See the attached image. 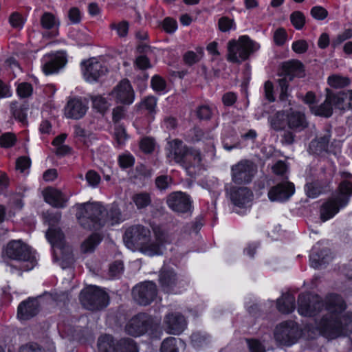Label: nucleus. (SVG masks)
Masks as SVG:
<instances>
[{"mask_svg": "<svg viewBox=\"0 0 352 352\" xmlns=\"http://www.w3.org/2000/svg\"><path fill=\"white\" fill-rule=\"evenodd\" d=\"M298 312L303 316L312 317L325 309L329 317L323 318L316 324V331L329 339L352 333V313H344L346 305L337 294L327 295L324 300L316 294H302L298 296Z\"/></svg>", "mask_w": 352, "mask_h": 352, "instance_id": "1", "label": "nucleus"}, {"mask_svg": "<svg viewBox=\"0 0 352 352\" xmlns=\"http://www.w3.org/2000/svg\"><path fill=\"white\" fill-rule=\"evenodd\" d=\"M76 217L82 228L96 230L107 224H119L126 219L116 204L104 206L99 202L80 205L78 207Z\"/></svg>", "mask_w": 352, "mask_h": 352, "instance_id": "2", "label": "nucleus"}, {"mask_svg": "<svg viewBox=\"0 0 352 352\" xmlns=\"http://www.w3.org/2000/svg\"><path fill=\"white\" fill-rule=\"evenodd\" d=\"M153 232L155 239H152L148 228L142 225L132 226L126 230L124 242L129 249H139L150 256L162 254L165 233L160 228H155Z\"/></svg>", "mask_w": 352, "mask_h": 352, "instance_id": "3", "label": "nucleus"}, {"mask_svg": "<svg viewBox=\"0 0 352 352\" xmlns=\"http://www.w3.org/2000/svg\"><path fill=\"white\" fill-rule=\"evenodd\" d=\"M352 195V184L348 182H341L338 192L324 202L320 210V219L324 222L333 218L341 208L345 207Z\"/></svg>", "mask_w": 352, "mask_h": 352, "instance_id": "4", "label": "nucleus"}, {"mask_svg": "<svg viewBox=\"0 0 352 352\" xmlns=\"http://www.w3.org/2000/svg\"><path fill=\"white\" fill-rule=\"evenodd\" d=\"M259 47L248 36H241L238 40H231L228 43V60L234 63L245 60Z\"/></svg>", "mask_w": 352, "mask_h": 352, "instance_id": "5", "label": "nucleus"}, {"mask_svg": "<svg viewBox=\"0 0 352 352\" xmlns=\"http://www.w3.org/2000/svg\"><path fill=\"white\" fill-rule=\"evenodd\" d=\"M6 254L9 258L24 263L20 267L21 272L31 270L36 265L35 257L30 248L21 240L10 241L6 246Z\"/></svg>", "mask_w": 352, "mask_h": 352, "instance_id": "6", "label": "nucleus"}, {"mask_svg": "<svg viewBox=\"0 0 352 352\" xmlns=\"http://www.w3.org/2000/svg\"><path fill=\"white\" fill-rule=\"evenodd\" d=\"M82 306L87 309L97 311L109 305L108 294L96 286H90L82 290L80 296Z\"/></svg>", "mask_w": 352, "mask_h": 352, "instance_id": "7", "label": "nucleus"}, {"mask_svg": "<svg viewBox=\"0 0 352 352\" xmlns=\"http://www.w3.org/2000/svg\"><path fill=\"white\" fill-rule=\"evenodd\" d=\"M274 338L280 345L291 346L301 336V330L294 321H286L276 327Z\"/></svg>", "mask_w": 352, "mask_h": 352, "instance_id": "8", "label": "nucleus"}, {"mask_svg": "<svg viewBox=\"0 0 352 352\" xmlns=\"http://www.w3.org/2000/svg\"><path fill=\"white\" fill-rule=\"evenodd\" d=\"M159 283L162 289L167 294H178L186 285L175 271L168 267H163L160 272Z\"/></svg>", "mask_w": 352, "mask_h": 352, "instance_id": "9", "label": "nucleus"}, {"mask_svg": "<svg viewBox=\"0 0 352 352\" xmlns=\"http://www.w3.org/2000/svg\"><path fill=\"white\" fill-rule=\"evenodd\" d=\"M232 181L238 184L250 182L256 173V165L249 160H241L232 166Z\"/></svg>", "mask_w": 352, "mask_h": 352, "instance_id": "10", "label": "nucleus"}, {"mask_svg": "<svg viewBox=\"0 0 352 352\" xmlns=\"http://www.w3.org/2000/svg\"><path fill=\"white\" fill-rule=\"evenodd\" d=\"M157 294V286L152 281L141 283L133 289V298L141 305L150 304L155 298Z\"/></svg>", "mask_w": 352, "mask_h": 352, "instance_id": "11", "label": "nucleus"}, {"mask_svg": "<svg viewBox=\"0 0 352 352\" xmlns=\"http://www.w3.org/2000/svg\"><path fill=\"white\" fill-rule=\"evenodd\" d=\"M168 206L177 213H186L192 208L190 197L182 192H174L168 195L166 198Z\"/></svg>", "mask_w": 352, "mask_h": 352, "instance_id": "12", "label": "nucleus"}, {"mask_svg": "<svg viewBox=\"0 0 352 352\" xmlns=\"http://www.w3.org/2000/svg\"><path fill=\"white\" fill-rule=\"evenodd\" d=\"M82 65L84 78L89 82H96L107 72L106 67L96 58L84 61Z\"/></svg>", "mask_w": 352, "mask_h": 352, "instance_id": "13", "label": "nucleus"}, {"mask_svg": "<svg viewBox=\"0 0 352 352\" xmlns=\"http://www.w3.org/2000/svg\"><path fill=\"white\" fill-rule=\"evenodd\" d=\"M66 63V54L64 52L45 55L42 59V69L45 75L53 74L58 72Z\"/></svg>", "mask_w": 352, "mask_h": 352, "instance_id": "14", "label": "nucleus"}, {"mask_svg": "<svg viewBox=\"0 0 352 352\" xmlns=\"http://www.w3.org/2000/svg\"><path fill=\"white\" fill-rule=\"evenodd\" d=\"M117 102L130 104L134 100L135 94L128 80H121L111 93Z\"/></svg>", "mask_w": 352, "mask_h": 352, "instance_id": "15", "label": "nucleus"}, {"mask_svg": "<svg viewBox=\"0 0 352 352\" xmlns=\"http://www.w3.org/2000/svg\"><path fill=\"white\" fill-rule=\"evenodd\" d=\"M165 331L169 334L179 335L187 326L186 320L179 313H170L164 318Z\"/></svg>", "mask_w": 352, "mask_h": 352, "instance_id": "16", "label": "nucleus"}, {"mask_svg": "<svg viewBox=\"0 0 352 352\" xmlns=\"http://www.w3.org/2000/svg\"><path fill=\"white\" fill-rule=\"evenodd\" d=\"M88 109L86 100L74 98L67 102L65 107V116L68 118L78 120L82 118Z\"/></svg>", "mask_w": 352, "mask_h": 352, "instance_id": "17", "label": "nucleus"}, {"mask_svg": "<svg viewBox=\"0 0 352 352\" xmlns=\"http://www.w3.org/2000/svg\"><path fill=\"white\" fill-rule=\"evenodd\" d=\"M148 326V316L144 314H140L128 322L126 325V331L133 336H139L147 331Z\"/></svg>", "mask_w": 352, "mask_h": 352, "instance_id": "18", "label": "nucleus"}, {"mask_svg": "<svg viewBox=\"0 0 352 352\" xmlns=\"http://www.w3.org/2000/svg\"><path fill=\"white\" fill-rule=\"evenodd\" d=\"M189 147L181 140H174L168 144L166 156L171 162L173 161L181 165Z\"/></svg>", "mask_w": 352, "mask_h": 352, "instance_id": "19", "label": "nucleus"}, {"mask_svg": "<svg viewBox=\"0 0 352 352\" xmlns=\"http://www.w3.org/2000/svg\"><path fill=\"white\" fill-rule=\"evenodd\" d=\"M294 192V185L292 183H282L270 190L268 197L272 201H284L287 200Z\"/></svg>", "mask_w": 352, "mask_h": 352, "instance_id": "20", "label": "nucleus"}, {"mask_svg": "<svg viewBox=\"0 0 352 352\" xmlns=\"http://www.w3.org/2000/svg\"><path fill=\"white\" fill-rule=\"evenodd\" d=\"M279 76H285L289 80L295 77L302 78L305 76L303 64L298 60H290L283 63Z\"/></svg>", "mask_w": 352, "mask_h": 352, "instance_id": "21", "label": "nucleus"}, {"mask_svg": "<svg viewBox=\"0 0 352 352\" xmlns=\"http://www.w3.org/2000/svg\"><path fill=\"white\" fill-rule=\"evenodd\" d=\"M326 97L323 103L318 106H311L310 110L315 116L329 118L332 115L335 94L329 88L325 89Z\"/></svg>", "mask_w": 352, "mask_h": 352, "instance_id": "22", "label": "nucleus"}, {"mask_svg": "<svg viewBox=\"0 0 352 352\" xmlns=\"http://www.w3.org/2000/svg\"><path fill=\"white\" fill-rule=\"evenodd\" d=\"M253 195L246 187L236 188L230 190L232 202L240 208L248 206L252 200Z\"/></svg>", "mask_w": 352, "mask_h": 352, "instance_id": "23", "label": "nucleus"}, {"mask_svg": "<svg viewBox=\"0 0 352 352\" xmlns=\"http://www.w3.org/2000/svg\"><path fill=\"white\" fill-rule=\"evenodd\" d=\"M287 125L289 129L300 132L307 127L308 122L304 113L291 109L287 111Z\"/></svg>", "mask_w": 352, "mask_h": 352, "instance_id": "24", "label": "nucleus"}, {"mask_svg": "<svg viewBox=\"0 0 352 352\" xmlns=\"http://www.w3.org/2000/svg\"><path fill=\"white\" fill-rule=\"evenodd\" d=\"M38 308L39 304L36 298H28L19 304L18 317L21 320H28L38 313Z\"/></svg>", "mask_w": 352, "mask_h": 352, "instance_id": "25", "label": "nucleus"}, {"mask_svg": "<svg viewBox=\"0 0 352 352\" xmlns=\"http://www.w3.org/2000/svg\"><path fill=\"white\" fill-rule=\"evenodd\" d=\"M45 201L56 208H64L67 202L65 196L58 189L47 188L43 191Z\"/></svg>", "mask_w": 352, "mask_h": 352, "instance_id": "26", "label": "nucleus"}, {"mask_svg": "<svg viewBox=\"0 0 352 352\" xmlns=\"http://www.w3.org/2000/svg\"><path fill=\"white\" fill-rule=\"evenodd\" d=\"M46 236L53 248L62 251L65 248V236L60 228L50 227L46 233Z\"/></svg>", "mask_w": 352, "mask_h": 352, "instance_id": "27", "label": "nucleus"}, {"mask_svg": "<svg viewBox=\"0 0 352 352\" xmlns=\"http://www.w3.org/2000/svg\"><path fill=\"white\" fill-rule=\"evenodd\" d=\"M202 157L199 151L192 148H189L188 152H186V154L185 155L182 163H181V166L186 170L190 171L191 168L199 166Z\"/></svg>", "mask_w": 352, "mask_h": 352, "instance_id": "28", "label": "nucleus"}, {"mask_svg": "<svg viewBox=\"0 0 352 352\" xmlns=\"http://www.w3.org/2000/svg\"><path fill=\"white\" fill-rule=\"evenodd\" d=\"M97 347L98 352H119L118 341L109 334L101 335L98 338Z\"/></svg>", "mask_w": 352, "mask_h": 352, "instance_id": "29", "label": "nucleus"}, {"mask_svg": "<svg viewBox=\"0 0 352 352\" xmlns=\"http://www.w3.org/2000/svg\"><path fill=\"white\" fill-rule=\"evenodd\" d=\"M319 245H316L313 247L310 254V265L314 268H318L322 264L328 261L327 256L329 250L324 249L319 252Z\"/></svg>", "mask_w": 352, "mask_h": 352, "instance_id": "30", "label": "nucleus"}, {"mask_svg": "<svg viewBox=\"0 0 352 352\" xmlns=\"http://www.w3.org/2000/svg\"><path fill=\"white\" fill-rule=\"evenodd\" d=\"M277 308L283 314H289L295 309V297L289 294H284L277 300Z\"/></svg>", "mask_w": 352, "mask_h": 352, "instance_id": "31", "label": "nucleus"}, {"mask_svg": "<svg viewBox=\"0 0 352 352\" xmlns=\"http://www.w3.org/2000/svg\"><path fill=\"white\" fill-rule=\"evenodd\" d=\"M329 139V133H326L324 135L313 140L309 144V151L316 154H320L323 151H327Z\"/></svg>", "mask_w": 352, "mask_h": 352, "instance_id": "32", "label": "nucleus"}, {"mask_svg": "<svg viewBox=\"0 0 352 352\" xmlns=\"http://www.w3.org/2000/svg\"><path fill=\"white\" fill-rule=\"evenodd\" d=\"M334 106L341 109L352 108V90L335 94Z\"/></svg>", "mask_w": 352, "mask_h": 352, "instance_id": "33", "label": "nucleus"}, {"mask_svg": "<svg viewBox=\"0 0 352 352\" xmlns=\"http://www.w3.org/2000/svg\"><path fill=\"white\" fill-rule=\"evenodd\" d=\"M305 192L309 198L315 199L325 192L324 188L318 181L307 182L305 186Z\"/></svg>", "mask_w": 352, "mask_h": 352, "instance_id": "34", "label": "nucleus"}, {"mask_svg": "<svg viewBox=\"0 0 352 352\" xmlns=\"http://www.w3.org/2000/svg\"><path fill=\"white\" fill-rule=\"evenodd\" d=\"M272 128L275 131L283 130L287 124V112L281 111L276 112L270 119Z\"/></svg>", "mask_w": 352, "mask_h": 352, "instance_id": "35", "label": "nucleus"}, {"mask_svg": "<svg viewBox=\"0 0 352 352\" xmlns=\"http://www.w3.org/2000/svg\"><path fill=\"white\" fill-rule=\"evenodd\" d=\"M102 237L98 234H93L81 244V250L84 253L92 252L101 242Z\"/></svg>", "mask_w": 352, "mask_h": 352, "instance_id": "36", "label": "nucleus"}, {"mask_svg": "<svg viewBox=\"0 0 352 352\" xmlns=\"http://www.w3.org/2000/svg\"><path fill=\"white\" fill-rule=\"evenodd\" d=\"M74 135L75 137L87 147L92 144V141L95 140V137L91 133L86 131L78 125L74 126Z\"/></svg>", "mask_w": 352, "mask_h": 352, "instance_id": "37", "label": "nucleus"}, {"mask_svg": "<svg viewBox=\"0 0 352 352\" xmlns=\"http://www.w3.org/2000/svg\"><path fill=\"white\" fill-rule=\"evenodd\" d=\"M327 83L334 88H342L349 85L350 80L348 77L340 74H332L327 78Z\"/></svg>", "mask_w": 352, "mask_h": 352, "instance_id": "38", "label": "nucleus"}, {"mask_svg": "<svg viewBox=\"0 0 352 352\" xmlns=\"http://www.w3.org/2000/svg\"><path fill=\"white\" fill-rule=\"evenodd\" d=\"M41 25L43 28L51 30L59 25V21L56 16L48 12H45L41 17Z\"/></svg>", "mask_w": 352, "mask_h": 352, "instance_id": "39", "label": "nucleus"}, {"mask_svg": "<svg viewBox=\"0 0 352 352\" xmlns=\"http://www.w3.org/2000/svg\"><path fill=\"white\" fill-rule=\"evenodd\" d=\"M182 342L179 339L169 337L165 339L161 346V352H179V344Z\"/></svg>", "mask_w": 352, "mask_h": 352, "instance_id": "40", "label": "nucleus"}, {"mask_svg": "<svg viewBox=\"0 0 352 352\" xmlns=\"http://www.w3.org/2000/svg\"><path fill=\"white\" fill-rule=\"evenodd\" d=\"M191 343L195 348L199 349L207 345L210 339L205 333L195 332L190 336Z\"/></svg>", "mask_w": 352, "mask_h": 352, "instance_id": "41", "label": "nucleus"}, {"mask_svg": "<svg viewBox=\"0 0 352 352\" xmlns=\"http://www.w3.org/2000/svg\"><path fill=\"white\" fill-rule=\"evenodd\" d=\"M132 200L138 209H142L147 207L151 203V198L147 192H139L135 194Z\"/></svg>", "mask_w": 352, "mask_h": 352, "instance_id": "42", "label": "nucleus"}, {"mask_svg": "<svg viewBox=\"0 0 352 352\" xmlns=\"http://www.w3.org/2000/svg\"><path fill=\"white\" fill-rule=\"evenodd\" d=\"M91 101L93 108L101 113H104L109 107L108 101L101 96H93Z\"/></svg>", "mask_w": 352, "mask_h": 352, "instance_id": "43", "label": "nucleus"}, {"mask_svg": "<svg viewBox=\"0 0 352 352\" xmlns=\"http://www.w3.org/2000/svg\"><path fill=\"white\" fill-rule=\"evenodd\" d=\"M118 351L119 352H138V349L133 340L127 338L118 341Z\"/></svg>", "mask_w": 352, "mask_h": 352, "instance_id": "44", "label": "nucleus"}, {"mask_svg": "<svg viewBox=\"0 0 352 352\" xmlns=\"http://www.w3.org/2000/svg\"><path fill=\"white\" fill-rule=\"evenodd\" d=\"M290 21L294 28L301 30L305 23V16L300 11H294L290 15Z\"/></svg>", "mask_w": 352, "mask_h": 352, "instance_id": "45", "label": "nucleus"}, {"mask_svg": "<svg viewBox=\"0 0 352 352\" xmlns=\"http://www.w3.org/2000/svg\"><path fill=\"white\" fill-rule=\"evenodd\" d=\"M281 78L278 80L279 87L280 88V93L279 96V99L280 101H286L288 100L289 94H288V87L289 82L290 81L288 77L285 76H280Z\"/></svg>", "mask_w": 352, "mask_h": 352, "instance_id": "46", "label": "nucleus"}, {"mask_svg": "<svg viewBox=\"0 0 352 352\" xmlns=\"http://www.w3.org/2000/svg\"><path fill=\"white\" fill-rule=\"evenodd\" d=\"M129 26L126 21H122L119 23H112L109 27L111 30H115L120 37H125L128 34Z\"/></svg>", "mask_w": 352, "mask_h": 352, "instance_id": "47", "label": "nucleus"}, {"mask_svg": "<svg viewBox=\"0 0 352 352\" xmlns=\"http://www.w3.org/2000/svg\"><path fill=\"white\" fill-rule=\"evenodd\" d=\"M197 52L199 54L192 51H189L185 54L184 58L186 64L191 65L199 60L203 55V49L199 48Z\"/></svg>", "mask_w": 352, "mask_h": 352, "instance_id": "48", "label": "nucleus"}, {"mask_svg": "<svg viewBox=\"0 0 352 352\" xmlns=\"http://www.w3.org/2000/svg\"><path fill=\"white\" fill-rule=\"evenodd\" d=\"M114 136L119 146L124 144L128 138L125 129L122 125H118L115 128Z\"/></svg>", "mask_w": 352, "mask_h": 352, "instance_id": "49", "label": "nucleus"}, {"mask_svg": "<svg viewBox=\"0 0 352 352\" xmlns=\"http://www.w3.org/2000/svg\"><path fill=\"white\" fill-rule=\"evenodd\" d=\"M310 14L314 19L322 21L327 17L328 11L322 6H316L311 9Z\"/></svg>", "mask_w": 352, "mask_h": 352, "instance_id": "50", "label": "nucleus"}, {"mask_svg": "<svg viewBox=\"0 0 352 352\" xmlns=\"http://www.w3.org/2000/svg\"><path fill=\"white\" fill-rule=\"evenodd\" d=\"M219 29L223 32L230 31L235 28L234 21L227 16H223L219 19L218 22Z\"/></svg>", "mask_w": 352, "mask_h": 352, "instance_id": "51", "label": "nucleus"}, {"mask_svg": "<svg viewBox=\"0 0 352 352\" xmlns=\"http://www.w3.org/2000/svg\"><path fill=\"white\" fill-rule=\"evenodd\" d=\"M13 116L23 124L27 122V108L20 106L19 107L12 108Z\"/></svg>", "mask_w": 352, "mask_h": 352, "instance_id": "52", "label": "nucleus"}, {"mask_svg": "<svg viewBox=\"0 0 352 352\" xmlns=\"http://www.w3.org/2000/svg\"><path fill=\"white\" fill-rule=\"evenodd\" d=\"M351 38H352V30L346 29L332 41L331 45L335 48L344 41Z\"/></svg>", "mask_w": 352, "mask_h": 352, "instance_id": "53", "label": "nucleus"}, {"mask_svg": "<svg viewBox=\"0 0 352 352\" xmlns=\"http://www.w3.org/2000/svg\"><path fill=\"white\" fill-rule=\"evenodd\" d=\"M16 142V138L14 134L6 133L0 137V145L2 147L8 148L12 146Z\"/></svg>", "mask_w": 352, "mask_h": 352, "instance_id": "54", "label": "nucleus"}, {"mask_svg": "<svg viewBox=\"0 0 352 352\" xmlns=\"http://www.w3.org/2000/svg\"><path fill=\"white\" fill-rule=\"evenodd\" d=\"M30 166L31 160L25 156L19 157L16 162V168L20 170L21 173H23L25 170L29 169Z\"/></svg>", "mask_w": 352, "mask_h": 352, "instance_id": "55", "label": "nucleus"}, {"mask_svg": "<svg viewBox=\"0 0 352 352\" xmlns=\"http://www.w3.org/2000/svg\"><path fill=\"white\" fill-rule=\"evenodd\" d=\"M32 87L30 83L23 82L17 87V94L21 98H27L32 94Z\"/></svg>", "mask_w": 352, "mask_h": 352, "instance_id": "56", "label": "nucleus"}, {"mask_svg": "<svg viewBox=\"0 0 352 352\" xmlns=\"http://www.w3.org/2000/svg\"><path fill=\"white\" fill-rule=\"evenodd\" d=\"M9 22L13 28L17 29L22 28L24 24L22 16L17 12H14L10 15Z\"/></svg>", "mask_w": 352, "mask_h": 352, "instance_id": "57", "label": "nucleus"}, {"mask_svg": "<svg viewBox=\"0 0 352 352\" xmlns=\"http://www.w3.org/2000/svg\"><path fill=\"white\" fill-rule=\"evenodd\" d=\"M250 352H265V347L257 340H247Z\"/></svg>", "mask_w": 352, "mask_h": 352, "instance_id": "58", "label": "nucleus"}, {"mask_svg": "<svg viewBox=\"0 0 352 352\" xmlns=\"http://www.w3.org/2000/svg\"><path fill=\"white\" fill-rule=\"evenodd\" d=\"M151 87L156 91H162L166 88V82L159 76H155L151 79Z\"/></svg>", "mask_w": 352, "mask_h": 352, "instance_id": "59", "label": "nucleus"}, {"mask_svg": "<svg viewBox=\"0 0 352 352\" xmlns=\"http://www.w3.org/2000/svg\"><path fill=\"white\" fill-rule=\"evenodd\" d=\"M86 180L89 185L92 187H96L100 182V175L94 170H89L86 174Z\"/></svg>", "mask_w": 352, "mask_h": 352, "instance_id": "60", "label": "nucleus"}, {"mask_svg": "<svg viewBox=\"0 0 352 352\" xmlns=\"http://www.w3.org/2000/svg\"><path fill=\"white\" fill-rule=\"evenodd\" d=\"M292 50L298 54H303L308 49V44L305 40H298L292 43Z\"/></svg>", "mask_w": 352, "mask_h": 352, "instance_id": "61", "label": "nucleus"}, {"mask_svg": "<svg viewBox=\"0 0 352 352\" xmlns=\"http://www.w3.org/2000/svg\"><path fill=\"white\" fill-rule=\"evenodd\" d=\"M287 32L283 28L277 29L274 34V41L278 45H282L286 41Z\"/></svg>", "mask_w": 352, "mask_h": 352, "instance_id": "62", "label": "nucleus"}, {"mask_svg": "<svg viewBox=\"0 0 352 352\" xmlns=\"http://www.w3.org/2000/svg\"><path fill=\"white\" fill-rule=\"evenodd\" d=\"M163 28L168 33H173L177 28V21L171 18L167 17L164 20Z\"/></svg>", "mask_w": 352, "mask_h": 352, "instance_id": "63", "label": "nucleus"}, {"mask_svg": "<svg viewBox=\"0 0 352 352\" xmlns=\"http://www.w3.org/2000/svg\"><path fill=\"white\" fill-rule=\"evenodd\" d=\"M197 114L201 120H208L211 118L212 110L209 106L202 105L197 109Z\"/></svg>", "mask_w": 352, "mask_h": 352, "instance_id": "64", "label": "nucleus"}]
</instances>
